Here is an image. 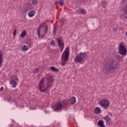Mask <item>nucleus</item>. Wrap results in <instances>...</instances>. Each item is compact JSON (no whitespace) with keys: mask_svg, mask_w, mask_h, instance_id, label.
Returning <instances> with one entry per match:
<instances>
[{"mask_svg":"<svg viewBox=\"0 0 127 127\" xmlns=\"http://www.w3.org/2000/svg\"><path fill=\"white\" fill-rule=\"evenodd\" d=\"M44 79H46L48 81L47 87H45V84H44ZM44 79H42L38 85V89H39L42 93H45V92L48 91L53 86V77H52V76H46Z\"/></svg>","mask_w":127,"mask_h":127,"instance_id":"1","label":"nucleus"},{"mask_svg":"<svg viewBox=\"0 0 127 127\" xmlns=\"http://www.w3.org/2000/svg\"><path fill=\"white\" fill-rule=\"evenodd\" d=\"M118 30L117 29V28H113V31H117Z\"/></svg>","mask_w":127,"mask_h":127,"instance_id":"28","label":"nucleus"},{"mask_svg":"<svg viewBox=\"0 0 127 127\" xmlns=\"http://www.w3.org/2000/svg\"><path fill=\"white\" fill-rule=\"evenodd\" d=\"M104 119L106 121L107 125H109L112 124V119L110 118V116H109L108 115H106L105 117H104Z\"/></svg>","mask_w":127,"mask_h":127,"instance_id":"10","label":"nucleus"},{"mask_svg":"<svg viewBox=\"0 0 127 127\" xmlns=\"http://www.w3.org/2000/svg\"><path fill=\"white\" fill-rule=\"evenodd\" d=\"M1 92H2V91H3V87H1L0 89Z\"/></svg>","mask_w":127,"mask_h":127,"instance_id":"29","label":"nucleus"},{"mask_svg":"<svg viewBox=\"0 0 127 127\" xmlns=\"http://www.w3.org/2000/svg\"><path fill=\"white\" fill-rule=\"evenodd\" d=\"M98 125L100 127H106L104 125V121L100 120L98 122Z\"/></svg>","mask_w":127,"mask_h":127,"instance_id":"16","label":"nucleus"},{"mask_svg":"<svg viewBox=\"0 0 127 127\" xmlns=\"http://www.w3.org/2000/svg\"><path fill=\"white\" fill-rule=\"evenodd\" d=\"M39 71V68H36L35 69L34 71H33V73H38V72Z\"/></svg>","mask_w":127,"mask_h":127,"instance_id":"26","label":"nucleus"},{"mask_svg":"<svg viewBox=\"0 0 127 127\" xmlns=\"http://www.w3.org/2000/svg\"><path fill=\"white\" fill-rule=\"evenodd\" d=\"M69 102L70 105H74L76 103V98L75 97H72L69 99Z\"/></svg>","mask_w":127,"mask_h":127,"instance_id":"13","label":"nucleus"},{"mask_svg":"<svg viewBox=\"0 0 127 127\" xmlns=\"http://www.w3.org/2000/svg\"><path fill=\"white\" fill-rule=\"evenodd\" d=\"M7 100H8V102H9V101H10V98H8Z\"/></svg>","mask_w":127,"mask_h":127,"instance_id":"31","label":"nucleus"},{"mask_svg":"<svg viewBox=\"0 0 127 127\" xmlns=\"http://www.w3.org/2000/svg\"><path fill=\"white\" fill-rule=\"evenodd\" d=\"M51 45H52L53 46H55V41L52 40V42L50 43Z\"/></svg>","mask_w":127,"mask_h":127,"instance_id":"25","label":"nucleus"},{"mask_svg":"<svg viewBox=\"0 0 127 127\" xmlns=\"http://www.w3.org/2000/svg\"><path fill=\"white\" fill-rule=\"evenodd\" d=\"M88 58V55L85 53L78 54L75 59V63H79L82 62V61H85V60Z\"/></svg>","mask_w":127,"mask_h":127,"instance_id":"5","label":"nucleus"},{"mask_svg":"<svg viewBox=\"0 0 127 127\" xmlns=\"http://www.w3.org/2000/svg\"><path fill=\"white\" fill-rule=\"evenodd\" d=\"M28 50V46L26 45H23V51H27Z\"/></svg>","mask_w":127,"mask_h":127,"instance_id":"21","label":"nucleus"},{"mask_svg":"<svg viewBox=\"0 0 127 127\" xmlns=\"http://www.w3.org/2000/svg\"><path fill=\"white\" fill-rule=\"evenodd\" d=\"M53 111H60L63 108V103L62 102H58L55 106H52Z\"/></svg>","mask_w":127,"mask_h":127,"instance_id":"7","label":"nucleus"},{"mask_svg":"<svg viewBox=\"0 0 127 127\" xmlns=\"http://www.w3.org/2000/svg\"><path fill=\"white\" fill-rule=\"evenodd\" d=\"M67 104L65 103L64 104V106H66Z\"/></svg>","mask_w":127,"mask_h":127,"instance_id":"32","label":"nucleus"},{"mask_svg":"<svg viewBox=\"0 0 127 127\" xmlns=\"http://www.w3.org/2000/svg\"><path fill=\"white\" fill-rule=\"evenodd\" d=\"M118 49L120 54H121L122 55H126L127 50V48L125 47V44L124 43L119 44Z\"/></svg>","mask_w":127,"mask_h":127,"instance_id":"6","label":"nucleus"},{"mask_svg":"<svg viewBox=\"0 0 127 127\" xmlns=\"http://www.w3.org/2000/svg\"><path fill=\"white\" fill-rule=\"evenodd\" d=\"M35 14V11L34 10H31L28 13V16L29 17H33Z\"/></svg>","mask_w":127,"mask_h":127,"instance_id":"14","label":"nucleus"},{"mask_svg":"<svg viewBox=\"0 0 127 127\" xmlns=\"http://www.w3.org/2000/svg\"><path fill=\"white\" fill-rule=\"evenodd\" d=\"M42 29V32L44 33V35H42V38L45 37V35H46V33H47V31L48 30V26L45 23H43L39 26V28L37 31L38 36L40 37V30Z\"/></svg>","mask_w":127,"mask_h":127,"instance_id":"3","label":"nucleus"},{"mask_svg":"<svg viewBox=\"0 0 127 127\" xmlns=\"http://www.w3.org/2000/svg\"><path fill=\"white\" fill-rule=\"evenodd\" d=\"M32 4L36 5L38 3V1L37 0H32Z\"/></svg>","mask_w":127,"mask_h":127,"instance_id":"22","label":"nucleus"},{"mask_svg":"<svg viewBox=\"0 0 127 127\" xmlns=\"http://www.w3.org/2000/svg\"><path fill=\"white\" fill-rule=\"evenodd\" d=\"M110 105V102L108 100V99H103L100 102V105L102 108H104V109H107L109 107Z\"/></svg>","mask_w":127,"mask_h":127,"instance_id":"8","label":"nucleus"},{"mask_svg":"<svg viewBox=\"0 0 127 127\" xmlns=\"http://www.w3.org/2000/svg\"><path fill=\"white\" fill-rule=\"evenodd\" d=\"M118 68H119V64L118 63V62L111 60L107 63L106 67L107 70L106 71V73H108V72L113 73L115 72V70Z\"/></svg>","mask_w":127,"mask_h":127,"instance_id":"2","label":"nucleus"},{"mask_svg":"<svg viewBox=\"0 0 127 127\" xmlns=\"http://www.w3.org/2000/svg\"><path fill=\"white\" fill-rule=\"evenodd\" d=\"M60 23L61 24V27H62V26H63L64 24V20H61L60 21Z\"/></svg>","mask_w":127,"mask_h":127,"instance_id":"24","label":"nucleus"},{"mask_svg":"<svg viewBox=\"0 0 127 127\" xmlns=\"http://www.w3.org/2000/svg\"><path fill=\"white\" fill-rule=\"evenodd\" d=\"M10 84L12 85L13 88H15V87H16V81L15 80H12Z\"/></svg>","mask_w":127,"mask_h":127,"instance_id":"17","label":"nucleus"},{"mask_svg":"<svg viewBox=\"0 0 127 127\" xmlns=\"http://www.w3.org/2000/svg\"><path fill=\"white\" fill-rule=\"evenodd\" d=\"M77 13H80V14H86V12L84 9H79L76 10Z\"/></svg>","mask_w":127,"mask_h":127,"instance_id":"12","label":"nucleus"},{"mask_svg":"<svg viewBox=\"0 0 127 127\" xmlns=\"http://www.w3.org/2000/svg\"><path fill=\"white\" fill-rule=\"evenodd\" d=\"M94 113L96 115H99V114H101V113H102V110L100 107H96L94 109Z\"/></svg>","mask_w":127,"mask_h":127,"instance_id":"11","label":"nucleus"},{"mask_svg":"<svg viewBox=\"0 0 127 127\" xmlns=\"http://www.w3.org/2000/svg\"><path fill=\"white\" fill-rule=\"evenodd\" d=\"M69 47H66L62 56V65L64 66L69 59Z\"/></svg>","mask_w":127,"mask_h":127,"instance_id":"4","label":"nucleus"},{"mask_svg":"<svg viewBox=\"0 0 127 127\" xmlns=\"http://www.w3.org/2000/svg\"><path fill=\"white\" fill-rule=\"evenodd\" d=\"M57 3L60 5L61 6H63L64 5V3L63 0H58Z\"/></svg>","mask_w":127,"mask_h":127,"instance_id":"18","label":"nucleus"},{"mask_svg":"<svg viewBox=\"0 0 127 127\" xmlns=\"http://www.w3.org/2000/svg\"><path fill=\"white\" fill-rule=\"evenodd\" d=\"M109 115L112 117L113 116V114L112 113H109Z\"/></svg>","mask_w":127,"mask_h":127,"instance_id":"30","label":"nucleus"},{"mask_svg":"<svg viewBox=\"0 0 127 127\" xmlns=\"http://www.w3.org/2000/svg\"><path fill=\"white\" fill-rule=\"evenodd\" d=\"M16 33V29H14V32H13V35H14V36H15Z\"/></svg>","mask_w":127,"mask_h":127,"instance_id":"27","label":"nucleus"},{"mask_svg":"<svg viewBox=\"0 0 127 127\" xmlns=\"http://www.w3.org/2000/svg\"><path fill=\"white\" fill-rule=\"evenodd\" d=\"M3 57V55L2 54L1 51H0V66H1V64H2Z\"/></svg>","mask_w":127,"mask_h":127,"instance_id":"15","label":"nucleus"},{"mask_svg":"<svg viewBox=\"0 0 127 127\" xmlns=\"http://www.w3.org/2000/svg\"><path fill=\"white\" fill-rule=\"evenodd\" d=\"M25 35H26V31L25 30H24L21 33L20 36L22 38H23V37H24Z\"/></svg>","mask_w":127,"mask_h":127,"instance_id":"20","label":"nucleus"},{"mask_svg":"<svg viewBox=\"0 0 127 127\" xmlns=\"http://www.w3.org/2000/svg\"><path fill=\"white\" fill-rule=\"evenodd\" d=\"M53 34L55 35L56 34V27L54 26L53 29Z\"/></svg>","mask_w":127,"mask_h":127,"instance_id":"23","label":"nucleus"},{"mask_svg":"<svg viewBox=\"0 0 127 127\" xmlns=\"http://www.w3.org/2000/svg\"><path fill=\"white\" fill-rule=\"evenodd\" d=\"M56 41H58V44L61 49V52H62L63 49H64V43L63 42V40L57 38L56 39Z\"/></svg>","mask_w":127,"mask_h":127,"instance_id":"9","label":"nucleus"},{"mask_svg":"<svg viewBox=\"0 0 127 127\" xmlns=\"http://www.w3.org/2000/svg\"><path fill=\"white\" fill-rule=\"evenodd\" d=\"M51 70L54 72H59V69H57L55 66H51Z\"/></svg>","mask_w":127,"mask_h":127,"instance_id":"19","label":"nucleus"}]
</instances>
